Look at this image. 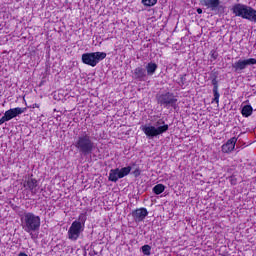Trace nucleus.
<instances>
[{"label":"nucleus","instance_id":"412c9836","mask_svg":"<svg viewBox=\"0 0 256 256\" xmlns=\"http://www.w3.org/2000/svg\"><path fill=\"white\" fill-rule=\"evenodd\" d=\"M142 3L145 7H153L157 5V0H142Z\"/></svg>","mask_w":256,"mask_h":256},{"label":"nucleus","instance_id":"5701e85b","mask_svg":"<svg viewBox=\"0 0 256 256\" xmlns=\"http://www.w3.org/2000/svg\"><path fill=\"white\" fill-rule=\"evenodd\" d=\"M178 85H180V87H183L184 85H187V75H181L180 76V80L178 82Z\"/></svg>","mask_w":256,"mask_h":256},{"label":"nucleus","instance_id":"0eeeda50","mask_svg":"<svg viewBox=\"0 0 256 256\" xmlns=\"http://www.w3.org/2000/svg\"><path fill=\"white\" fill-rule=\"evenodd\" d=\"M131 166L123 167L121 169L115 168L111 169L108 177V181H112V183H117L119 179H123V177H127L129 173H131Z\"/></svg>","mask_w":256,"mask_h":256},{"label":"nucleus","instance_id":"39448f33","mask_svg":"<svg viewBox=\"0 0 256 256\" xmlns=\"http://www.w3.org/2000/svg\"><path fill=\"white\" fill-rule=\"evenodd\" d=\"M158 105L164 108L177 107V96L173 92H163L156 95Z\"/></svg>","mask_w":256,"mask_h":256},{"label":"nucleus","instance_id":"423d86ee","mask_svg":"<svg viewBox=\"0 0 256 256\" xmlns=\"http://www.w3.org/2000/svg\"><path fill=\"white\" fill-rule=\"evenodd\" d=\"M107 57L105 52H90L82 54V63L89 65L90 67H97L100 61H103Z\"/></svg>","mask_w":256,"mask_h":256},{"label":"nucleus","instance_id":"6e6552de","mask_svg":"<svg viewBox=\"0 0 256 256\" xmlns=\"http://www.w3.org/2000/svg\"><path fill=\"white\" fill-rule=\"evenodd\" d=\"M249 65H256V59H240L232 64V68L234 69V73H243V71H245Z\"/></svg>","mask_w":256,"mask_h":256},{"label":"nucleus","instance_id":"393cba45","mask_svg":"<svg viewBox=\"0 0 256 256\" xmlns=\"http://www.w3.org/2000/svg\"><path fill=\"white\" fill-rule=\"evenodd\" d=\"M132 175H134V177H139L141 175V169L136 168L133 172Z\"/></svg>","mask_w":256,"mask_h":256},{"label":"nucleus","instance_id":"20e7f679","mask_svg":"<svg viewBox=\"0 0 256 256\" xmlns=\"http://www.w3.org/2000/svg\"><path fill=\"white\" fill-rule=\"evenodd\" d=\"M85 221H87V212L81 213L78 217V220L72 222L68 230V239L70 241H77L85 229Z\"/></svg>","mask_w":256,"mask_h":256},{"label":"nucleus","instance_id":"aec40b11","mask_svg":"<svg viewBox=\"0 0 256 256\" xmlns=\"http://www.w3.org/2000/svg\"><path fill=\"white\" fill-rule=\"evenodd\" d=\"M163 191H165V185L163 184H157L153 187V193H155V195H161Z\"/></svg>","mask_w":256,"mask_h":256},{"label":"nucleus","instance_id":"f3484780","mask_svg":"<svg viewBox=\"0 0 256 256\" xmlns=\"http://www.w3.org/2000/svg\"><path fill=\"white\" fill-rule=\"evenodd\" d=\"M244 19H247V21H252L253 23H256V10L248 6L246 10V14L244 15Z\"/></svg>","mask_w":256,"mask_h":256},{"label":"nucleus","instance_id":"4be33fe9","mask_svg":"<svg viewBox=\"0 0 256 256\" xmlns=\"http://www.w3.org/2000/svg\"><path fill=\"white\" fill-rule=\"evenodd\" d=\"M141 251H142L143 255L149 256V255H151V246L146 244L141 247Z\"/></svg>","mask_w":256,"mask_h":256},{"label":"nucleus","instance_id":"a211bd4d","mask_svg":"<svg viewBox=\"0 0 256 256\" xmlns=\"http://www.w3.org/2000/svg\"><path fill=\"white\" fill-rule=\"evenodd\" d=\"M157 64L154 63V62H149L147 65H146V72L147 74L146 75H155V71H157Z\"/></svg>","mask_w":256,"mask_h":256},{"label":"nucleus","instance_id":"2eb2a0df","mask_svg":"<svg viewBox=\"0 0 256 256\" xmlns=\"http://www.w3.org/2000/svg\"><path fill=\"white\" fill-rule=\"evenodd\" d=\"M203 5L210 11H218L221 9V0H204Z\"/></svg>","mask_w":256,"mask_h":256},{"label":"nucleus","instance_id":"b1692460","mask_svg":"<svg viewBox=\"0 0 256 256\" xmlns=\"http://www.w3.org/2000/svg\"><path fill=\"white\" fill-rule=\"evenodd\" d=\"M210 55H211L212 59H214V60L219 57V53H217V51H215V50H212L210 52Z\"/></svg>","mask_w":256,"mask_h":256},{"label":"nucleus","instance_id":"7ed1b4c3","mask_svg":"<svg viewBox=\"0 0 256 256\" xmlns=\"http://www.w3.org/2000/svg\"><path fill=\"white\" fill-rule=\"evenodd\" d=\"M141 131H143L147 139H154V137L167 133L169 131V124H166L163 119H159L154 125L141 126Z\"/></svg>","mask_w":256,"mask_h":256},{"label":"nucleus","instance_id":"f257e3e1","mask_svg":"<svg viewBox=\"0 0 256 256\" xmlns=\"http://www.w3.org/2000/svg\"><path fill=\"white\" fill-rule=\"evenodd\" d=\"M21 227L25 233L30 235L32 241H36L39 233V229H41V217L35 215L33 212H24L20 216Z\"/></svg>","mask_w":256,"mask_h":256},{"label":"nucleus","instance_id":"9d476101","mask_svg":"<svg viewBox=\"0 0 256 256\" xmlns=\"http://www.w3.org/2000/svg\"><path fill=\"white\" fill-rule=\"evenodd\" d=\"M248 7V5L238 3L232 6L231 11L233 15H235V17H241L242 19H244Z\"/></svg>","mask_w":256,"mask_h":256},{"label":"nucleus","instance_id":"a878e982","mask_svg":"<svg viewBox=\"0 0 256 256\" xmlns=\"http://www.w3.org/2000/svg\"><path fill=\"white\" fill-rule=\"evenodd\" d=\"M32 109H39V104L34 103V104L32 105Z\"/></svg>","mask_w":256,"mask_h":256},{"label":"nucleus","instance_id":"f8f14e48","mask_svg":"<svg viewBox=\"0 0 256 256\" xmlns=\"http://www.w3.org/2000/svg\"><path fill=\"white\" fill-rule=\"evenodd\" d=\"M212 85H213V94L214 103H219V97L221 95L219 94V82L217 81V72L212 73Z\"/></svg>","mask_w":256,"mask_h":256},{"label":"nucleus","instance_id":"6ab92c4d","mask_svg":"<svg viewBox=\"0 0 256 256\" xmlns=\"http://www.w3.org/2000/svg\"><path fill=\"white\" fill-rule=\"evenodd\" d=\"M241 114L243 117H251L253 115V107L251 105H245L241 110Z\"/></svg>","mask_w":256,"mask_h":256},{"label":"nucleus","instance_id":"dca6fc26","mask_svg":"<svg viewBox=\"0 0 256 256\" xmlns=\"http://www.w3.org/2000/svg\"><path fill=\"white\" fill-rule=\"evenodd\" d=\"M237 138L233 137L229 139L224 145H222V153H231L235 149Z\"/></svg>","mask_w":256,"mask_h":256},{"label":"nucleus","instance_id":"f03ea898","mask_svg":"<svg viewBox=\"0 0 256 256\" xmlns=\"http://www.w3.org/2000/svg\"><path fill=\"white\" fill-rule=\"evenodd\" d=\"M74 147L80 153V155H91L93 151H95V142L93 141V138L91 135L87 134V132H84L80 134L73 143Z\"/></svg>","mask_w":256,"mask_h":256},{"label":"nucleus","instance_id":"cd10ccee","mask_svg":"<svg viewBox=\"0 0 256 256\" xmlns=\"http://www.w3.org/2000/svg\"><path fill=\"white\" fill-rule=\"evenodd\" d=\"M18 256H28L26 253L21 252Z\"/></svg>","mask_w":256,"mask_h":256},{"label":"nucleus","instance_id":"ddd939ff","mask_svg":"<svg viewBox=\"0 0 256 256\" xmlns=\"http://www.w3.org/2000/svg\"><path fill=\"white\" fill-rule=\"evenodd\" d=\"M24 187L29 189L32 195H37V187H39V182L35 178H29L27 181L24 182Z\"/></svg>","mask_w":256,"mask_h":256},{"label":"nucleus","instance_id":"9b49d317","mask_svg":"<svg viewBox=\"0 0 256 256\" xmlns=\"http://www.w3.org/2000/svg\"><path fill=\"white\" fill-rule=\"evenodd\" d=\"M149 215V212L146 208L136 209L132 212V217L136 223H141L145 220V217Z\"/></svg>","mask_w":256,"mask_h":256},{"label":"nucleus","instance_id":"bb28decb","mask_svg":"<svg viewBox=\"0 0 256 256\" xmlns=\"http://www.w3.org/2000/svg\"><path fill=\"white\" fill-rule=\"evenodd\" d=\"M197 13H198V15H201V13H203V9H201V8H197Z\"/></svg>","mask_w":256,"mask_h":256},{"label":"nucleus","instance_id":"1a4fd4ad","mask_svg":"<svg viewBox=\"0 0 256 256\" xmlns=\"http://www.w3.org/2000/svg\"><path fill=\"white\" fill-rule=\"evenodd\" d=\"M25 111H27V108H11L4 113V116L0 119V121H2V124L6 121H11V119H15V117H18V115H23Z\"/></svg>","mask_w":256,"mask_h":256},{"label":"nucleus","instance_id":"4468645a","mask_svg":"<svg viewBox=\"0 0 256 256\" xmlns=\"http://www.w3.org/2000/svg\"><path fill=\"white\" fill-rule=\"evenodd\" d=\"M133 77L136 81H145L147 79V70L143 67H137L134 69Z\"/></svg>","mask_w":256,"mask_h":256}]
</instances>
